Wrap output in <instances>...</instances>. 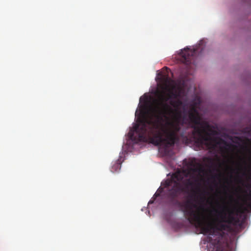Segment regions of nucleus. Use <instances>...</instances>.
<instances>
[{
    "label": "nucleus",
    "instance_id": "1",
    "mask_svg": "<svg viewBox=\"0 0 251 251\" xmlns=\"http://www.w3.org/2000/svg\"><path fill=\"white\" fill-rule=\"evenodd\" d=\"M165 88L158 93L154 105L150 108L147 114L138 120V123L128 133L135 142L151 143L161 146L165 143L173 146L178 141L180 126L186 125L190 132H183L180 136L187 143L193 141L199 148L205 146L214 150L224 140L215 136L218 134L209 124L201 120L194 105L187 111L186 104L179 98L185 95L183 85H174L169 75L162 77Z\"/></svg>",
    "mask_w": 251,
    "mask_h": 251
},
{
    "label": "nucleus",
    "instance_id": "2",
    "mask_svg": "<svg viewBox=\"0 0 251 251\" xmlns=\"http://www.w3.org/2000/svg\"><path fill=\"white\" fill-rule=\"evenodd\" d=\"M183 179V176L181 173L176 172L172 175L171 179H167L163 184L161 183L166 189L165 195L167 199L172 204L178 203V197L182 193H189L190 188L194 186V182L191 178Z\"/></svg>",
    "mask_w": 251,
    "mask_h": 251
},
{
    "label": "nucleus",
    "instance_id": "3",
    "mask_svg": "<svg viewBox=\"0 0 251 251\" xmlns=\"http://www.w3.org/2000/svg\"><path fill=\"white\" fill-rule=\"evenodd\" d=\"M203 41H200L198 46H196L195 48L191 49L190 48L187 47L183 50H181L179 55L181 58V62L187 65H189L192 62V60L194 56L196 55L197 51H199L201 48V46L203 44Z\"/></svg>",
    "mask_w": 251,
    "mask_h": 251
},
{
    "label": "nucleus",
    "instance_id": "4",
    "mask_svg": "<svg viewBox=\"0 0 251 251\" xmlns=\"http://www.w3.org/2000/svg\"><path fill=\"white\" fill-rule=\"evenodd\" d=\"M188 165L191 167L189 168V171L193 173H198L200 177H201V174L205 173L203 167L200 163L197 162L195 158L188 163Z\"/></svg>",
    "mask_w": 251,
    "mask_h": 251
},
{
    "label": "nucleus",
    "instance_id": "5",
    "mask_svg": "<svg viewBox=\"0 0 251 251\" xmlns=\"http://www.w3.org/2000/svg\"><path fill=\"white\" fill-rule=\"evenodd\" d=\"M121 164L118 161L115 162L111 167V172L113 173L119 171L121 169Z\"/></svg>",
    "mask_w": 251,
    "mask_h": 251
},
{
    "label": "nucleus",
    "instance_id": "6",
    "mask_svg": "<svg viewBox=\"0 0 251 251\" xmlns=\"http://www.w3.org/2000/svg\"><path fill=\"white\" fill-rule=\"evenodd\" d=\"M205 160L208 163V164L210 165V167L216 166L215 159H214L211 157H207L205 158Z\"/></svg>",
    "mask_w": 251,
    "mask_h": 251
},
{
    "label": "nucleus",
    "instance_id": "7",
    "mask_svg": "<svg viewBox=\"0 0 251 251\" xmlns=\"http://www.w3.org/2000/svg\"><path fill=\"white\" fill-rule=\"evenodd\" d=\"M243 162H244V164L245 165V166L244 168L241 167V170L243 171L242 175L243 176H246L247 175V173L246 172V170L247 169V162L245 160L243 161Z\"/></svg>",
    "mask_w": 251,
    "mask_h": 251
},
{
    "label": "nucleus",
    "instance_id": "8",
    "mask_svg": "<svg viewBox=\"0 0 251 251\" xmlns=\"http://www.w3.org/2000/svg\"><path fill=\"white\" fill-rule=\"evenodd\" d=\"M250 135H251V128L250 129ZM250 143H251V140H250ZM250 201H251V192L250 193Z\"/></svg>",
    "mask_w": 251,
    "mask_h": 251
},
{
    "label": "nucleus",
    "instance_id": "9",
    "mask_svg": "<svg viewBox=\"0 0 251 251\" xmlns=\"http://www.w3.org/2000/svg\"><path fill=\"white\" fill-rule=\"evenodd\" d=\"M160 196V193H158V192H156L155 194L154 195V196L156 197H159Z\"/></svg>",
    "mask_w": 251,
    "mask_h": 251
},
{
    "label": "nucleus",
    "instance_id": "10",
    "mask_svg": "<svg viewBox=\"0 0 251 251\" xmlns=\"http://www.w3.org/2000/svg\"><path fill=\"white\" fill-rule=\"evenodd\" d=\"M245 148H246V149H247V150H248V151H249L251 153V151L249 149V148H248L247 146H246V147H245Z\"/></svg>",
    "mask_w": 251,
    "mask_h": 251
},
{
    "label": "nucleus",
    "instance_id": "11",
    "mask_svg": "<svg viewBox=\"0 0 251 251\" xmlns=\"http://www.w3.org/2000/svg\"><path fill=\"white\" fill-rule=\"evenodd\" d=\"M163 189V188H160V193H161L162 192Z\"/></svg>",
    "mask_w": 251,
    "mask_h": 251
},
{
    "label": "nucleus",
    "instance_id": "12",
    "mask_svg": "<svg viewBox=\"0 0 251 251\" xmlns=\"http://www.w3.org/2000/svg\"><path fill=\"white\" fill-rule=\"evenodd\" d=\"M153 203V201H150L149 202V203Z\"/></svg>",
    "mask_w": 251,
    "mask_h": 251
},
{
    "label": "nucleus",
    "instance_id": "13",
    "mask_svg": "<svg viewBox=\"0 0 251 251\" xmlns=\"http://www.w3.org/2000/svg\"><path fill=\"white\" fill-rule=\"evenodd\" d=\"M217 161H218L219 162H220V160H219V159H218H218H217Z\"/></svg>",
    "mask_w": 251,
    "mask_h": 251
},
{
    "label": "nucleus",
    "instance_id": "14",
    "mask_svg": "<svg viewBox=\"0 0 251 251\" xmlns=\"http://www.w3.org/2000/svg\"><path fill=\"white\" fill-rule=\"evenodd\" d=\"M221 164L219 163V166H221Z\"/></svg>",
    "mask_w": 251,
    "mask_h": 251
}]
</instances>
